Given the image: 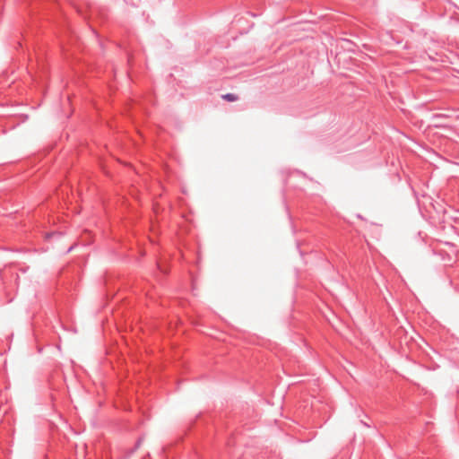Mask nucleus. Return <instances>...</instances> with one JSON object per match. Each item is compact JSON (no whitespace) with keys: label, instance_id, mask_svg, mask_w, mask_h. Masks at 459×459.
<instances>
[{"label":"nucleus","instance_id":"obj_1","mask_svg":"<svg viewBox=\"0 0 459 459\" xmlns=\"http://www.w3.org/2000/svg\"><path fill=\"white\" fill-rule=\"evenodd\" d=\"M221 98L227 101L234 102L238 100V97L233 93H227L221 96Z\"/></svg>","mask_w":459,"mask_h":459},{"label":"nucleus","instance_id":"obj_2","mask_svg":"<svg viewBox=\"0 0 459 459\" xmlns=\"http://www.w3.org/2000/svg\"><path fill=\"white\" fill-rule=\"evenodd\" d=\"M140 443H141V439H139V440L137 441L136 447H138V446H140Z\"/></svg>","mask_w":459,"mask_h":459}]
</instances>
